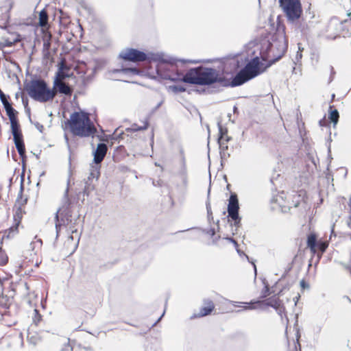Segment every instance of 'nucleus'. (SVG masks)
<instances>
[{"mask_svg": "<svg viewBox=\"0 0 351 351\" xmlns=\"http://www.w3.org/2000/svg\"><path fill=\"white\" fill-rule=\"evenodd\" d=\"M119 56L125 60L132 62H142L147 58V55L144 52L134 49H124L120 52Z\"/></svg>", "mask_w": 351, "mask_h": 351, "instance_id": "obj_7", "label": "nucleus"}, {"mask_svg": "<svg viewBox=\"0 0 351 351\" xmlns=\"http://www.w3.org/2000/svg\"><path fill=\"white\" fill-rule=\"evenodd\" d=\"M328 245L326 243H320L319 244V248L322 252H324L327 248Z\"/></svg>", "mask_w": 351, "mask_h": 351, "instance_id": "obj_29", "label": "nucleus"}, {"mask_svg": "<svg viewBox=\"0 0 351 351\" xmlns=\"http://www.w3.org/2000/svg\"><path fill=\"white\" fill-rule=\"evenodd\" d=\"M316 239V236L314 234H310L307 239V246L311 249V252L313 253L315 252Z\"/></svg>", "mask_w": 351, "mask_h": 351, "instance_id": "obj_15", "label": "nucleus"}, {"mask_svg": "<svg viewBox=\"0 0 351 351\" xmlns=\"http://www.w3.org/2000/svg\"><path fill=\"white\" fill-rule=\"evenodd\" d=\"M107 152V146L104 143H99L94 152V161L95 163H100L105 157Z\"/></svg>", "mask_w": 351, "mask_h": 351, "instance_id": "obj_10", "label": "nucleus"}, {"mask_svg": "<svg viewBox=\"0 0 351 351\" xmlns=\"http://www.w3.org/2000/svg\"><path fill=\"white\" fill-rule=\"evenodd\" d=\"M58 66H59L58 67V71H63L64 69L66 67L65 64H64V62L63 61H62L59 64Z\"/></svg>", "mask_w": 351, "mask_h": 351, "instance_id": "obj_32", "label": "nucleus"}, {"mask_svg": "<svg viewBox=\"0 0 351 351\" xmlns=\"http://www.w3.org/2000/svg\"><path fill=\"white\" fill-rule=\"evenodd\" d=\"M244 304H245V306H243L244 309H252L253 308V307L249 306V304H247V303H244Z\"/></svg>", "mask_w": 351, "mask_h": 351, "instance_id": "obj_34", "label": "nucleus"}, {"mask_svg": "<svg viewBox=\"0 0 351 351\" xmlns=\"http://www.w3.org/2000/svg\"><path fill=\"white\" fill-rule=\"evenodd\" d=\"M260 60L256 57L251 60L232 79L229 86L232 87L240 86L248 80L256 77L262 73L260 71Z\"/></svg>", "mask_w": 351, "mask_h": 351, "instance_id": "obj_4", "label": "nucleus"}, {"mask_svg": "<svg viewBox=\"0 0 351 351\" xmlns=\"http://www.w3.org/2000/svg\"><path fill=\"white\" fill-rule=\"evenodd\" d=\"M204 304H205V306L201 308L198 315H193V317H204V316L209 315L213 311L215 306L212 301L207 300L204 302Z\"/></svg>", "mask_w": 351, "mask_h": 351, "instance_id": "obj_11", "label": "nucleus"}, {"mask_svg": "<svg viewBox=\"0 0 351 351\" xmlns=\"http://www.w3.org/2000/svg\"><path fill=\"white\" fill-rule=\"evenodd\" d=\"M266 304L267 306L277 308L280 306V301L278 298H270L267 301Z\"/></svg>", "mask_w": 351, "mask_h": 351, "instance_id": "obj_18", "label": "nucleus"}, {"mask_svg": "<svg viewBox=\"0 0 351 351\" xmlns=\"http://www.w3.org/2000/svg\"><path fill=\"white\" fill-rule=\"evenodd\" d=\"M239 304H240V303L237 302H232V304L234 306H239Z\"/></svg>", "mask_w": 351, "mask_h": 351, "instance_id": "obj_36", "label": "nucleus"}, {"mask_svg": "<svg viewBox=\"0 0 351 351\" xmlns=\"http://www.w3.org/2000/svg\"><path fill=\"white\" fill-rule=\"evenodd\" d=\"M54 86L58 88L60 93L66 95H71L72 93L71 88L63 82H54Z\"/></svg>", "mask_w": 351, "mask_h": 351, "instance_id": "obj_14", "label": "nucleus"}, {"mask_svg": "<svg viewBox=\"0 0 351 351\" xmlns=\"http://www.w3.org/2000/svg\"><path fill=\"white\" fill-rule=\"evenodd\" d=\"M302 53L298 51L295 56V60L297 61H299V60H300L302 58Z\"/></svg>", "mask_w": 351, "mask_h": 351, "instance_id": "obj_33", "label": "nucleus"}, {"mask_svg": "<svg viewBox=\"0 0 351 351\" xmlns=\"http://www.w3.org/2000/svg\"><path fill=\"white\" fill-rule=\"evenodd\" d=\"M349 222H348V224L350 226L351 225V216L350 217V219H349Z\"/></svg>", "mask_w": 351, "mask_h": 351, "instance_id": "obj_40", "label": "nucleus"}, {"mask_svg": "<svg viewBox=\"0 0 351 351\" xmlns=\"http://www.w3.org/2000/svg\"><path fill=\"white\" fill-rule=\"evenodd\" d=\"M69 125L71 132L77 136L87 137L96 132L88 114L83 112L73 113L70 117Z\"/></svg>", "mask_w": 351, "mask_h": 351, "instance_id": "obj_2", "label": "nucleus"}, {"mask_svg": "<svg viewBox=\"0 0 351 351\" xmlns=\"http://www.w3.org/2000/svg\"><path fill=\"white\" fill-rule=\"evenodd\" d=\"M0 100L1 101V103L3 104V106H5V104H9L10 103L8 102L5 95H4V93L1 91V90L0 89Z\"/></svg>", "mask_w": 351, "mask_h": 351, "instance_id": "obj_25", "label": "nucleus"}, {"mask_svg": "<svg viewBox=\"0 0 351 351\" xmlns=\"http://www.w3.org/2000/svg\"><path fill=\"white\" fill-rule=\"evenodd\" d=\"M121 71L123 73L131 72L135 74L138 73V70L135 68L123 69L121 70Z\"/></svg>", "mask_w": 351, "mask_h": 351, "instance_id": "obj_27", "label": "nucleus"}, {"mask_svg": "<svg viewBox=\"0 0 351 351\" xmlns=\"http://www.w3.org/2000/svg\"><path fill=\"white\" fill-rule=\"evenodd\" d=\"M269 287L267 285L265 286L264 290L263 291L262 298H265L269 295Z\"/></svg>", "mask_w": 351, "mask_h": 351, "instance_id": "obj_30", "label": "nucleus"}, {"mask_svg": "<svg viewBox=\"0 0 351 351\" xmlns=\"http://www.w3.org/2000/svg\"><path fill=\"white\" fill-rule=\"evenodd\" d=\"M182 81L185 83L197 85H210L215 82H222L219 72L211 68L199 66L191 69L184 75Z\"/></svg>", "mask_w": 351, "mask_h": 351, "instance_id": "obj_1", "label": "nucleus"}, {"mask_svg": "<svg viewBox=\"0 0 351 351\" xmlns=\"http://www.w3.org/2000/svg\"><path fill=\"white\" fill-rule=\"evenodd\" d=\"M48 22V15L45 10H43L39 13V25L40 27H45Z\"/></svg>", "mask_w": 351, "mask_h": 351, "instance_id": "obj_16", "label": "nucleus"}, {"mask_svg": "<svg viewBox=\"0 0 351 351\" xmlns=\"http://www.w3.org/2000/svg\"><path fill=\"white\" fill-rule=\"evenodd\" d=\"M339 112L337 110H332L330 113L329 119H330L331 122H332L334 125H336L339 121Z\"/></svg>", "mask_w": 351, "mask_h": 351, "instance_id": "obj_17", "label": "nucleus"}, {"mask_svg": "<svg viewBox=\"0 0 351 351\" xmlns=\"http://www.w3.org/2000/svg\"><path fill=\"white\" fill-rule=\"evenodd\" d=\"M280 6L290 22L298 20L302 14L300 0H279Z\"/></svg>", "mask_w": 351, "mask_h": 351, "instance_id": "obj_5", "label": "nucleus"}, {"mask_svg": "<svg viewBox=\"0 0 351 351\" xmlns=\"http://www.w3.org/2000/svg\"><path fill=\"white\" fill-rule=\"evenodd\" d=\"M253 265H254L255 274H256V267L255 264H253Z\"/></svg>", "mask_w": 351, "mask_h": 351, "instance_id": "obj_39", "label": "nucleus"}, {"mask_svg": "<svg viewBox=\"0 0 351 351\" xmlns=\"http://www.w3.org/2000/svg\"><path fill=\"white\" fill-rule=\"evenodd\" d=\"M239 205L237 196L235 193L231 194L228 204V217L234 221V225L238 226L241 221V217L239 215Z\"/></svg>", "mask_w": 351, "mask_h": 351, "instance_id": "obj_6", "label": "nucleus"}, {"mask_svg": "<svg viewBox=\"0 0 351 351\" xmlns=\"http://www.w3.org/2000/svg\"><path fill=\"white\" fill-rule=\"evenodd\" d=\"M21 218H22V213H21V209H19L14 215V220L15 223L13 226H12L10 228L9 236H10L11 234H12V236H13L16 232H18V227L21 223Z\"/></svg>", "mask_w": 351, "mask_h": 351, "instance_id": "obj_12", "label": "nucleus"}, {"mask_svg": "<svg viewBox=\"0 0 351 351\" xmlns=\"http://www.w3.org/2000/svg\"><path fill=\"white\" fill-rule=\"evenodd\" d=\"M66 77V75L62 71H58L56 73V79L54 82H62V80Z\"/></svg>", "mask_w": 351, "mask_h": 351, "instance_id": "obj_22", "label": "nucleus"}, {"mask_svg": "<svg viewBox=\"0 0 351 351\" xmlns=\"http://www.w3.org/2000/svg\"><path fill=\"white\" fill-rule=\"evenodd\" d=\"M25 90L33 99L39 102L52 100L56 95V90L48 87L43 80H34L25 85Z\"/></svg>", "mask_w": 351, "mask_h": 351, "instance_id": "obj_3", "label": "nucleus"}, {"mask_svg": "<svg viewBox=\"0 0 351 351\" xmlns=\"http://www.w3.org/2000/svg\"><path fill=\"white\" fill-rule=\"evenodd\" d=\"M169 89H171L174 93H182L186 90L185 88L182 86H170Z\"/></svg>", "mask_w": 351, "mask_h": 351, "instance_id": "obj_24", "label": "nucleus"}, {"mask_svg": "<svg viewBox=\"0 0 351 351\" xmlns=\"http://www.w3.org/2000/svg\"><path fill=\"white\" fill-rule=\"evenodd\" d=\"M12 134L16 148L21 157H23L25 153V145L23 140L20 128L12 129Z\"/></svg>", "mask_w": 351, "mask_h": 351, "instance_id": "obj_8", "label": "nucleus"}, {"mask_svg": "<svg viewBox=\"0 0 351 351\" xmlns=\"http://www.w3.org/2000/svg\"><path fill=\"white\" fill-rule=\"evenodd\" d=\"M180 61L184 63L189 62V63H193V64H196V63H198L200 62L199 60H180Z\"/></svg>", "mask_w": 351, "mask_h": 351, "instance_id": "obj_31", "label": "nucleus"}, {"mask_svg": "<svg viewBox=\"0 0 351 351\" xmlns=\"http://www.w3.org/2000/svg\"><path fill=\"white\" fill-rule=\"evenodd\" d=\"M69 179L67 180V186H66V189L65 190V192H64V199L66 202V203L69 202V197H68V193H69Z\"/></svg>", "mask_w": 351, "mask_h": 351, "instance_id": "obj_28", "label": "nucleus"}, {"mask_svg": "<svg viewBox=\"0 0 351 351\" xmlns=\"http://www.w3.org/2000/svg\"><path fill=\"white\" fill-rule=\"evenodd\" d=\"M60 210H58L56 213V237L58 236V234H59V232H60V224H59L58 223V213L60 212Z\"/></svg>", "mask_w": 351, "mask_h": 351, "instance_id": "obj_26", "label": "nucleus"}, {"mask_svg": "<svg viewBox=\"0 0 351 351\" xmlns=\"http://www.w3.org/2000/svg\"><path fill=\"white\" fill-rule=\"evenodd\" d=\"M206 208H207L208 214V215L211 214L212 213H211V210H210V207L207 205Z\"/></svg>", "mask_w": 351, "mask_h": 351, "instance_id": "obj_35", "label": "nucleus"}, {"mask_svg": "<svg viewBox=\"0 0 351 351\" xmlns=\"http://www.w3.org/2000/svg\"><path fill=\"white\" fill-rule=\"evenodd\" d=\"M8 262V256L0 247V265H5Z\"/></svg>", "mask_w": 351, "mask_h": 351, "instance_id": "obj_23", "label": "nucleus"}, {"mask_svg": "<svg viewBox=\"0 0 351 351\" xmlns=\"http://www.w3.org/2000/svg\"><path fill=\"white\" fill-rule=\"evenodd\" d=\"M148 127L147 122H145L143 126H137V125L134 124L130 129L132 131H138V130H146Z\"/></svg>", "mask_w": 351, "mask_h": 351, "instance_id": "obj_20", "label": "nucleus"}, {"mask_svg": "<svg viewBox=\"0 0 351 351\" xmlns=\"http://www.w3.org/2000/svg\"><path fill=\"white\" fill-rule=\"evenodd\" d=\"M219 134H220V136H219V146L222 149H225V148L227 149L228 146L225 145L224 143H223L224 133H223V129L221 128V126L219 127Z\"/></svg>", "mask_w": 351, "mask_h": 351, "instance_id": "obj_19", "label": "nucleus"}, {"mask_svg": "<svg viewBox=\"0 0 351 351\" xmlns=\"http://www.w3.org/2000/svg\"><path fill=\"white\" fill-rule=\"evenodd\" d=\"M155 165L156 166H158V167L160 166V165L158 163H157V162H155Z\"/></svg>", "mask_w": 351, "mask_h": 351, "instance_id": "obj_42", "label": "nucleus"}, {"mask_svg": "<svg viewBox=\"0 0 351 351\" xmlns=\"http://www.w3.org/2000/svg\"><path fill=\"white\" fill-rule=\"evenodd\" d=\"M3 107L6 111L7 115L9 117V120L10 121L11 130L17 128H20L19 124L18 123L16 116V112L15 110L12 107L11 104H5V106H3Z\"/></svg>", "mask_w": 351, "mask_h": 351, "instance_id": "obj_9", "label": "nucleus"}, {"mask_svg": "<svg viewBox=\"0 0 351 351\" xmlns=\"http://www.w3.org/2000/svg\"><path fill=\"white\" fill-rule=\"evenodd\" d=\"M154 60L159 61L161 62H169V60L165 57L163 54H156L154 58Z\"/></svg>", "mask_w": 351, "mask_h": 351, "instance_id": "obj_21", "label": "nucleus"}, {"mask_svg": "<svg viewBox=\"0 0 351 351\" xmlns=\"http://www.w3.org/2000/svg\"><path fill=\"white\" fill-rule=\"evenodd\" d=\"M278 34L279 35V39H280L279 47H280V51L282 52V54L280 55L278 58H280L282 56V55L283 54V53L285 51V50L287 49V42L286 40L284 29H282V30L278 29Z\"/></svg>", "mask_w": 351, "mask_h": 351, "instance_id": "obj_13", "label": "nucleus"}, {"mask_svg": "<svg viewBox=\"0 0 351 351\" xmlns=\"http://www.w3.org/2000/svg\"><path fill=\"white\" fill-rule=\"evenodd\" d=\"M229 240H230L231 242H232V243L234 244V245H237V242H236L234 239H229Z\"/></svg>", "mask_w": 351, "mask_h": 351, "instance_id": "obj_37", "label": "nucleus"}, {"mask_svg": "<svg viewBox=\"0 0 351 351\" xmlns=\"http://www.w3.org/2000/svg\"><path fill=\"white\" fill-rule=\"evenodd\" d=\"M349 206L350 207V209H351V198L350 199V202H349Z\"/></svg>", "mask_w": 351, "mask_h": 351, "instance_id": "obj_41", "label": "nucleus"}, {"mask_svg": "<svg viewBox=\"0 0 351 351\" xmlns=\"http://www.w3.org/2000/svg\"><path fill=\"white\" fill-rule=\"evenodd\" d=\"M300 285L302 287H305V282L304 280H302L300 282Z\"/></svg>", "mask_w": 351, "mask_h": 351, "instance_id": "obj_38", "label": "nucleus"}]
</instances>
